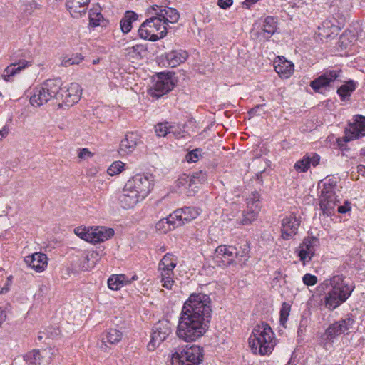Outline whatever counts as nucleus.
Instances as JSON below:
<instances>
[{
	"label": "nucleus",
	"mask_w": 365,
	"mask_h": 365,
	"mask_svg": "<svg viewBox=\"0 0 365 365\" xmlns=\"http://www.w3.org/2000/svg\"><path fill=\"white\" fill-rule=\"evenodd\" d=\"M211 299L203 293H192L185 302L176 329L177 336L192 342L202 336L212 317Z\"/></svg>",
	"instance_id": "f257e3e1"
},
{
	"label": "nucleus",
	"mask_w": 365,
	"mask_h": 365,
	"mask_svg": "<svg viewBox=\"0 0 365 365\" xmlns=\"http://www.w3.org/2000/svg\"><path fill=\"white\" fill-rule=\"evenodd\" d=\"M61 78L46 80L41 86L35 89L30 98L33 106L39 107L50 101L56 100L59 107L63 105L71 106L78 103L81 96V88L78 83H71L62 86Z\"/></svg>",
	"instance_id": "f03ea898"
},
{
	"label": "nucleus",
	"mask_w": 365,
	"mask_h": 365,
	"mask_svg": "<svg viewBox=\"0 0 365 365\" xmlns=\"http://www.w3.org/2000/svg\"><path fill=\"white\" fill-rule=\"evenodd\" d=\"M327 288L331 287L325 294L324 304L329 311H333L346 302L354 291V287L346 283L342 275H334L324 282Z\"/></svg>",
	"instance_id": "7ed1b4c3"
},
{
	"label": "nucleus",
	"mask_w": 365,
	"mask_h": 365,
	"mask_svg": "<svg viewBox=\"0 0 365 365\" xmlns=\"http://www.w3.org/2000/svg\"><path fill=\"white\" fill-rule=\"evenodd\" d=\"M248 342L253 354L261 356L269 355L272 352L276 344L274 333L268 324L262 322L255 326Z\"/></svg>",
	"instance_id": "20e7f679"
},
{
	"label": "nucleus",
	"mask_w": 365,
	"mask_h": 365,
	"mask_svg": "<svg viewBox=\"0 0 365 365\" xmlns=\"http://www.w3.org/2000/svg\"><path fill=\"white\" fill-rule=\"evenodd\" d=\"M204 358L203 348L197 345H186L172 351L171 365H200Z\"/></svg>",
	"instance_id": "39448f33"
},
{
	"label": "nucleus",
	"mask_w": 365,
	"mask_h": 365,
	"mask_svg": "<svg viewBox=\"0 0 365 365\" xmlns=\"http://www.w3.org/2000/svg\"><path fill=\"white\" fill-rule=\"evenodd\" d=\"M355 322L354 316L348 314L345 318L329 325L320 339V344L326 350L330 349L336 338L341 334H348Z\"/></svg>",
	"instance_id": "423d86ee"
},
{
	"label": "nucleus",
	"mask_w": 365,
	"mask_h": 365,
	"mask_svg": "<svg viewBox=\"0 0 365 365\" xmlns=\"http://www.w3.org/2000/svg\"><path fill=\"white\" fill-rule=\"evenodd\" d=\"M125 185L144 200L153 187V179L151 175L137 174L129 179Z\"/></svg>",
	"instance_id": "0eeeda50"
},
{
	"label": "nucleus",
	"mask_w": 365,
	"mask_h": 365,
	"mask_svg": "<svg viewBox=\"0 0 365 365\" xmlns=\"http://www.w3.org/2000/svg\"><path fill=\"white\" fill-rule=\"evenodd\" d=\"M336 185L332 182H324L319 197V205L324 215H330L339 200L334 191Z\"/></svg>",
	"instance_id": "6e6552de"
},
{
	"label": "nucleus",
	"mask_w": 365,
	"mask_h": 365,
	"mask_svg": "<svg viewBox=\"0 0 365 365\" xmlns=\"http://www.w3.org/2000/svg\"><path fill=\"white\" fill-rule=\"evenodd\" d=\"M174 86L172 74L160 73L158 74L153 87L149 90V93L158 98L170 91Z\"/></svg>",
	"instance_id": "1a4fd4ad"
},
{
	"label": "nucleus",
	"mask_w": 365,
	"mask_h": 365,
	"mask_svg": "<svg viewBox=\"0 0 365 365\" xmlns=\"http://www.w3.org/2000/svg\"><path fill=\"white\" fill-rule=\"evenodd\" d=\"M171 333L170 323L168 320H160L155 324L151 336L150 341L148 344L149 350H154Z\"/></svg>",
	"instance_id": "9d476101"
},
{
	"label": "nucleus",
	"mask_w": 365,
	"mask_h": 365,
	"mask_svg": "<svg viewBox=\"0 0 365 365\" xmlns=\"http://www.w3.org/2000/svg\"><path fill=\"white\" fill-rule=\"evenodd\" d=\"M214 260L219 266L227 267L236 262V247L221 245L215 251Z\"/></svg>",
	"instance_id": "9b49d317"
},
{
	"label": "nucleus",
	"mask_w": 365,
	"mask_h": 365,
	"mask_svg": "<svg viewBox=\"0 0 365 365\" xmlns=\"http://www.w3.org/2000/svg\"><path fill=\"white\" fill-rule=\"evenodd\" d=\"M53 351L51 348L44 349H34L24 356V359L28 365L49 364L52 360Z\"/></svg>",
	"instance_id": "f8f14e48"
},
{
	"label": "nucleus",
	"mask_w": 365,
	"mask_h": 365,
	"mask_svg": "<svg viewBox=\"0 0 365 365\" xmlns=\"http://www.w3.org/2000/svg\"><path fill=\"white\" fill-rule=\"evenodd\" d=\"M319 240L315 237H308L304 239L297 249L298 256L304 265L309 262L315 255L316 247Z\"/></svg>",
	"instance_id": "ddd939ff"
},
{
	"label": "nucleus",
	"mask_w": 365,
	"mask_h": 365,
	"mask_svg": "<svg viewBox=\"0 0 365 365\" xmlns=\"http://www.w3.org/2000/svg\"><path fill=\"white\" fill-rule=\"evenodd\" d=\"M365 135V117L358 115L344 132V140L349 142Z\"/></svg>",
	"instance_id": "4468645a"
},
{
	"label": "nucleus",
	"mask_w": 365,
	"mask_h": 365,
	"mask_svg": "<svg viewBox=\"0 0 365 365\" xmlns=\"http://www.w3.org/2000/svg\"><path fill=\"white\" fill-rule=\"evenodd\" d=\"M200 215L197 209L192 207H185L178 209L169 215L170 222H174L178 227L190 222Z\"/></svg>",
	"instance_id": "2eb2a0df"
},
{
	"label": "nucleus",
	"mask_w": 365,
	"mask_h": 365,
	"mask_svg": "<svg viewBox=\"0 0 365 365\" xmlns=\"http://www.w3.org/2000/svg\"><path fill=\"white\" fill-rule=\"evenodd\" d=\"M150 10L154 12L153 14L158 15L160 19H162L163 21H165V24L168 28L169 23L175 24L180 18L178 11L172 7L153 5Z\"/></svg>",
	"instance_id": "dca6fc26"
},
{
	"label": "nucleus",
	"mask_w": 365,
	"mask_h": 365,
	"mask_svg": "<svg viewBox=\"0 0 365 365\" xmlns=\"http://www.w3.org/2000/svg\"><path fill=\"white\" fill-rule=\"evenodd\" d=\"M341 73V70H330L326 71L324 74L313 80L310 83V86L315 92L320 93L322 88H326L331 82L337 79V78L340 76Z\"/></svg>",
	"instance_id": "f3484780"
},
{
	"label": "nucleus",
	"mask_w": 365,
	"mask_h": 365,
	"mask_svg": "<svg viewBox=\"0 0 365 365\" xmlns=\"http://www.w3.org/2000/svg\"><path fill=\"white\" fill-rule=\"evenodd\" d=\"M118 200L123 209H130L143 200L125 185Z\"/></svg>",
	"instance_id": "a211bd4d"
},
{
	"label": "nucleus",
	"mask_w": 365,
	"mask_h": 365,
	"mask_svg": "<svg viewBox=\"0 0 365 365\" xmlns=\"http://www.w3.org/2000/svg\"><path fill=\"white\" fill-rule=\"evenodd\" d=\"M299 220L294 215L285 217L282 222V237L288 240L294 236L299 226Z\"/></svg>",
	"instance_id": "6ab92c4d"
},
{
	"label": "nucleus",
	"mask_w": 365,
	"mask_h": 365,
	"mask_svg": "<svg viewBox=\"0 0 365 365\" xmlns=\"http://www.w3.org/2000/svg\"><path fill=\"white\" fill-rule=\"evenodd\" d=\"M140 142V137L135 133H128L121 140L118 153L120 155H126L133 152Z\"/></svg>",
	"instance_id": "aec40b11"
},
{
	"label": "nucleus",
	"mask_w": 365,
	"mask_h": 365,
	"mask_svg": "<svg viewBox=\"0 0 365 365\" xmlns=\"http://www.w3.org/2000/svg\"><path fill=\"white\" fill-rule=\"evenodd\" d=\"M24 261L30 267L38 272L43 271L48 264L47 256L41 252H35L28 255L25 257Z\"/></svg>",
	"instance_id": "412c9836"
},
{
	"label": "nucleus",
	"mask_w": 365,
	"mask_h": 365,
	"mask_svg": "<svg viewBox=\"0 0 365 365\" xmlns=\"http://www.w3.org/2000/svg\"><path fill=\"white\" fill-rule=\"evenodd\" d=\"M274 67L281 78H288L293 74L294 66L292 62L287 61L284 57L279 56L274 61Z\"/></svg>",
	"instance_id": "4be33fe9"
},
{
	"label": "nucleus",
	"mask_w": 365,
	"mask_h": 365,
	"mask_svg": "<svg viewBox=\"0 0 365 365\" xmlns=\"http://www.w3.org/2000/svg\"><path fill=\"white\" fill-rule=\"evenodd\" d=\"M319 161L320 156L316 153H311L297 161L294 168L297 172L305 173L310 168V165L315 167L319 163Z\"/></svg>",
	"instance_id": "5701e85b"
},
{
	"label": "nucleus",
	"mask_w": 365,
	"mask_h": 365,
	"mask_svg": "<svg viewBox=\"0 0 365 365\" xmlns=\"http://www.w3.org/2000/svg\"><path fill=\"white\" fill-rule=\"evenodd\" d=\"M90 0H66V6L73 18H79L85 14Z\"/></svg>",
	"instance_id": "b1692460"
},
{
	"label": "nucleus",
	"mask_w": 365,
	"mask_h": 365,
	"mask_svg": "<svg viewBox=\"0 0 365 365\" xmlns=\"http://www.w3.org/2000/svg\"><path fill=\"white\" fill-rule=\"evenodd\" d=\"M114 230L112 228L106 227H91V243H98L106 241L114 235Z\"/></svg>",
	"instance_id": "393cba45"
},
{
	"label": "nucleus",
	"mask_w": 365,
	"mask_h": 365,
	"mask_svg": "<svg viewBox=\"0 0 365 365\" xmlns=\"http://www.w3.org/2000/svg\"><path fill=\"white\" fill-rule=\"evenodd\" d=\"M277 26V19L273 16H267L263 22L259 36L264 39H269L276 31Z\"/></svg>",
	"instance_id": "a878e982"
},
{
	"label": "nucleus",
	"mask_w": 365,
	"mask_h": 365,
	"mask_svg": "<svg viewBox=\"0 0 365 365\" xmlns=\"http://www.w3.org/2000/svg\"><path fill=\"white\" fill-rule=\"evenodd\" d=\"M123 334L120 330L116 329H110L106 334L102 337L99 347L106 351L107 343L110 344H115L118 343L122 339Z\"/></svg>",
	"instance_id": "bb28decb"
},
{
	"label": "nucleus",
	"mask_w": 365,
	"mask_h": 365,
	"mask_svg": "<svg viewBox=\"0 0 365 365\" xmlns=\"http://www.w3.org/2000/svg\"><path fill=\"white\" fill-rule=\"evenodd\" d=\"M188 53L185 51H172L165 54V58L169 66L174 68L186 61Z\"/></svg>",
	"instance_id": "cd10ccee"
},
{
	"label": "nucleus",
	"mask_w": 365,
	"mask_h": 365,
	"mask_svg": "<svg viewBox=\"0 0 365 365\" xmlns=\"http://www.w3.org/2000/svg\"><path fill=\"white\" fill-rule=\"evenodd\" d=\"M146 52L147 47L143 44H136L125 48V56L133 62L142 59Z\"/></svg>",
	"instance_id": "c85d7f7f"
},
{
	"label": "nucleus",
	"mask_w": 365,
	"mask_h": 365,
	"mask_svg": "<svg viewBox=\"0 0 365 365\" xmlns=\"http://www.w3.org/2000/svg\"><path fill=\"white\" fill-rule=\"evenodd\" d=\"M254 207H255L251 208V207L247 206L246 210H245L242 213V217L237 220V223L238 225H250L257 220L261 210H258L255 206Z\"/></svg>",
	"instance_id": "c756f323"
},
{
	"label": "nucleus",
	"mask_w": 365,
	"mask_h": 365,
	"mask_svg": "<svg viewBox=\"0 0 365 365\" xmlns=\"http://www.w3.org/2000/svg\"><path fill=\"white\" fill-rule=\"evenodd\" d=\"M162 19L158 15L154 14V16L150 17L146 19V22H149V24L153 31V33L157 34L158 35L162 34V38H163L168 31V27L165 26V21H163Z\"/></svg>",
	"instance_id": "7c9ffc66"
},
{
	"label": "nucleus",
	"mask_w": 365,
	"mask_h": 365,
	"mask_svg": "<svg viewBox=\"0 0 365 365\" xmlns=\"http://www.w3.org/2000/svg\"><path fill=\"white\" fill-rule=\"evenodd\" d=\"M29 63L27 61H21L17 63H12L7 66L2 74V78L5 81H10L11 77L19 73L22 69L29 66Z\"/></svg>",
	"instance_id": "2f4dec72"
},
{
	"label": "nucleus",
	"mask_w": 365,
	"mask_h": 365,
	"mask_svg": "<svg viewBox=\"0 0 365 365\" xmlns=\"http://www.w3.org/2000/svg\"><path fill=\"white\" fill-rule=\"evenodd\" d=\"M138 35L140 38L151 41H156L162 38V34L158 35L153 33L149 22H146L145 21L140 25L138 29Z\"/></svg>",
	"instance_id": "473e14b6"
},
{
	"label": "nucleus",
	"mask_w": 365,
	"mask_h": 365,
	"mask_svg": "<svg viewBox=\"0 0 365 365\" xmlns=\"http://www.w3.org/2000/svg\"><path fill=\"white\" fill-rule=\"evenodd\" d=\"M206 178L205 173L200 171L199 173H195L193 175L190 176L187 175H183L181 176L178 180V185L179 187H183L185 188H188L192 185V182H195V178H199V181L205 180Z\"/></svg>",
	"instance_id": "72a5a7b5"
},
{
	"label": "nucleus",
	"mask_w": 365,
	"mask_h": 365,
	"mask_svg": "<svg viewBox=\"0 0 365 365\" xmlns=\"http://www.w3.org/2000/svg\"><path fill=\"white\" fill-rule=\"evenodd\" d=\"M357 83L354 80H349L344 84L341 85L337 89V93L340 96L342 101L346 100L347 97H349L352 92L356 89Z\"/></svg>",
	"instance_id": "f704fd0d"
},
{
	"label": "nucleus",
	"mask_w": 365,
	"mask_h": 365,
	"mask_svg": "<svg viewBox=\"0 0 365 365\" xmlns=\"http://www.w3.org/2000/svg\"><path fill=\"white\" fill-rule=\"evenodd\" d=\"M138 18L137 14L132 11L125 12L124 17L120 20V25L121 31L124 34L128 33L132 28V22Z\"/></svg>",
	"instance_id": "c9c22d12"
},
{
	"label": "nucleus",
	"mask_w": 365,
	"mask_h": 365,
	"mask_svg": "<svg viewBox=\"0 0 365 365\" xmlns=\"http://www.w3.org/2000/svg\"><path fill=\"white\" fill-rule=\"evenodd\" d=\"M319 36L321 38H328L333 34H336L337 27L334 26L330 21H324L321 26H318Z\"/></svg>",
	"instance_id": "e433bc0d"
},
{
	"label": "nucleus",
	"mask_w": 365,
	"mask_h": 365,
	"mask_svg": "<svg viewBox=\"0 0 365 365\" xmlns=\"http://www.w3.org/2000/svg\"><path fill=\"white\" fill-rule=\"evenodd\" d=\"M177 264V258L170 253L163 256L158 264V270H173Z\"/></svg>",
	"instance_id": "4c0bfd02"
},
{
	"label": "nucleus",
	"mask_w": 365,
	"mask_h": 365,
	"mask_svg": "<svg viewBox=\"0 0 365 365\" xmlns=\"http://www.w3.org/2000/svg\"><path fill=\"white\" fill-rule=\"evenodd\" d=\"M160 272V282L162 286L167 289H172L175 281L173 280V270H158Z\"/></svg>",
	"instance_id": "58836bf2"
},
{
	"label": "nucleus",
	"mask_w": 365,
	"mask_h": 365,
	"mask_svg": "<svg viewBox=\"0 0 365 365\" xmlns=\"http://www.w3.org/2000/svg\"><path fill=\"white\" fill-rule=\"evenodd\" d=\"M105 19L101 12L93 9L89 11V25L92 27L104 26Z\"/></svg>",
	"instance_id": "ea45409f"
},
{
	"label": "nucleus",
	"mask_w": 365,
	"mask_h": 365,
	"mask_svg": "<svg viewBox=\"0 0 365 365\" xmlns=\"http://www.w3.org/2000/svg\"><path fill=\"white\" fill-rule=\"evenodd\" d=\"M250 246L246 242L239 247H236V260L239 262H245L249 257Z\"/></svg>",
	"instance_id": "a19ab883"
},
{
	"label": "nucleus",
	"mask_w": 365,
	"mask_h": 365,
	"mask_svg": "<svg viewBox=\"0 0 365 365\" xmlns=\"http://www.w3.org/2000/svg\"><path fill=\"white\" fill-rule=\"evenodd\" d=\"M170 221V220H169V216L167 218L160 220L156 224V229L161 232L165 233L171 230L175 229V227H178L174 222Z\"/></svg>",
	"instance_id": "79ce46f5"
},
{
	"label": "nucleus",
	"mask_w": 365,
	"mask_h": 365,
	"mask_svg": "<svg viewBox=\"0 0 365 365\" xmlns=\"http://www.w3.org/2000/svg\"><path fill=\"white\" fill-rule=\"evenodd\" d=\"M247 206L258 208V210H261L262 208V202H261V195L257 191H253L247 198Z\"/></svg>",
	"instance_id": "37998d69"
},
{
	"label": "nucleus",
	"mask_w": 365,
	"mask_h": 365,
	"mask_svg": "<svg viewBox=\"0 0 365 365\" xmlns=\"http://www.w3.org/2000/svg\"><path fill=\"white\" fill-rule=\"evenodd\" d=\"M123 277L118 274H113L108 279V286L112 290H118L122 287V281Z\"/></svg>",
	"instance_id": "c03bdc74"
},
{
	"label": "nucleus",
	"mask_w": 365,
	"mask_h": 365,
	"mask_svg": "<svg viewBox=\"0 0 365 365\" xmlns=\"http://www.w3.org/2000/svg\"><path fill=\"white\" fill-rule=\"evenodd\" d=\"M91 227H78L74 229V233L80 238L91 243Z\"/></svg>",
	"instance_id": "a18cd8bd"
},
{
	"label": "nucleus",
	"mask_w": 365,
	"mask_h": 365,
	"mask_svg": "<svg viewBox=\"0 0 365 365\" xmlns=\"http://www.w3.org/2000/svg\"><path fill=\"white\" fill-rule=\"evenodd\" d=\"M155 131L158 137L169 136V123H160L155 126Z\"/></svg>",
	"instance_id": "49530a36"
},
{
	"label": "nucleus",
	"mask_w": 365,
	"mask_h": 365,
	"mask_svg": "<svg viewBox=\"0 0 365 365\" xmlns=\"http://www.w3.org/2000/svg\"><path fill=\"white\" fill-rule=\"evenodd\" d=\"M124 167V163L121 161H115L113 163L110 167L108 168V175L113 176L117 174H119L123 170Z\"/></svg>",
	"instance_id": "de8ad7c7"
},
{
	"label": "nucleus",
	"mask_w": 365,
	"mask_h": 365,
	"mask_svg": "<svg viewBox=\"0 0 365 365\" xmlns=\"http://www.w3.org/2000/svg\"><path fill=\"white\" fill-rule=\"evenodd\" d=\"M290 312V306L286 302L282 304V309L280 310V324L283 327H285V324L288 319V317Z\"/></svg>",
	"instance_id": "09e8293b"
},
{
	"label": "nucleus",
	"mask_w": 365,
	"mask_h": 365,
	"mask_svg": "<svg viewBox=\"0 0 365 365\" xmlns=\"http://www.w3.org/2000/svg\"><path fill=\"white\" fill-rule=\"evenodd\" d=\"M201 149H194L186 155V160L189 163H195L199 160V157L201 156Z\"/></svg>",
	"instance_id": "8fccbe9b"
},
{
	"label": "nucleus",
	"mask_w": 365,
	"mask_h": 365,
	"mask_svg": "<svg viewBox=\"0 0 365 365\" xmlns=\"http://www.w3.org/2000/svg\"><path fill=\"white\" fill-rule=\"evenodd\" d=\"M183 133L184 131L178 125L169 124V136L180 138L183 136Z\"/></svg>",
	"instance_id": "3c124183"
},
{
	"label": "nucleus",
	"mask_w": 365,
	"mask_h": 365,
	"mask_svg": "<svg viewBox=\"0 0 365 365\" xmlns=\"http://www.w3.org/2000/svg\"><path fill=\"white\" fill-rule=\"evenodd\" d=\"M82 59L83 58L81 56H75L72 58L65 57L62 61L61 64L65 67H68L74 64H78Z\"/></svg>",
	"instance_id": "603ef678"
},
{
	"label": "nucleus",
	"mask_w": 365,
	"mask_h": 365,
	"mask_svg": "<svg viewBox=\"0 0 365 365\" xmlns=\"http://www.w3.org/2000/svg\"><path fill=\"white\" fill-rule=\"evenodd\" d=\"M302 281L307 286H314L317 283V277L311 274H306L303 276Z\"/></svg>",
	"instance_id": "864d4df0"
},
{
	"label": "nucleus",
	"mask_w": 365,
	"mask_h": 365,
	"mask_svg": "<svg viewBox=\"0 0 365 365\" xmlns=\"http://www.w3.org/2000/svg\"><path fill=\"white\" fill-rule=\"evenodd\" d=\"M94 262H90V257L88 255H86V256L83 257V262H81V268L83 270H88L89 269H91L94 267Z\"/></svg>",
	"instance_id": "5fc2aeb1"
},
{
	"label": "nucleus",
	"mask_w": 365,
	"mask_h": 365,
	"mask_svg": "<svg viewBox=\"0 0 365 365\" xmlns=\"http://www.w3.org/2000/svg\"><path fill=\"white\" fill-rule=\"evenodd\" d=\"M93 154L88 148H81L78 153V158L85 160L92 158Z\"/></svg>",
	"instance_id": "6e6d98bb"
},
{
	"label": "nucleus",
	"mask_w": 365,
	"mask_h": 365,
	"mask_svg": "<svg viewBox=\"0 0 365 365\" xmlns=\"http://www.w3.org/2000/svg\"><path fill=\"white\" fill-rule=\"evenodd\" d=\"M123 278L120 279V281H122V287L130 284L132 282L138 280V277L136 274H134L131 278H129L125 274H120Z\"/></svg>",
	"instance_id": "4d7b16f0"
},
{
	"label": "nucleus",
	"mask_w": 365,
	"mask_h": 365,
	"mask_svg": "<svg viewBox=\"0 0 365 365\" xmlns=\"http://www.w3.org/2000/svg\"><path fill=\"white\" fill-rule=\"evenodd\" d=\"M232 4V0H218L217 5L223 9L229 8Z\"/></svg>",
	"instance_id": "13d9d810"
},
{
	"label": "nucleus",
	"mask_w": 365,
	"mask_h": 365,
	"mask_svg": "<svg viewBox=\"0 0 365 365\" xmlns=\"http://www.w3.org/2000/svg\"><path fill=\"white\" fill-rule=\"evenodd\" d=\"M351 210V205H350V203L346 201L344 205H340L338 207V212L339 213H346L348 211H350Z\"/></svg>",
	"instance_id": "bf43d9fd"
},
{
	"label": "nucleus",
	"mask_w": 365,
	"mask_h": 365,
	"mask_svg": "<svg viewBox=\"0 0 365 365\" xmlns=\"http://www.w3.org/2000/svg\"><path fill=\"white\" fill-rule=\"evenodd\" d=\"M264 105H257L255 107L252 108V109L250 110V111L248 112V113L250 115H258L257 114V111L258 110L262 108V106H264Z\"/></svg>",
	"instance_id": "052dcab7"
},
{
	"label": "nucleus",
	"mask_w": 365,
	"mask_h": 365,
	"mask_svg": "<svg viewBox=\"0 0 365 365\" xmlns=\"http://www.w3.org/2000/svg\"><path fill=\"white\" fill-rule=\"evenodd\" d=\"M8 135V130L6 128H3L0 130V141L2 140Z\"/></svg>",
	"instance_id": "680f3d73"
},
{
	"label": "nucleus",
	"mask_w": 365,
	"mask_h": 365,
	"mask_svg": "<svg viewBox=\"0 0 365 365\" xmlns=\"http://www.w3.org/2000/svg\"><path fill=\"white\" fill-rule=\"evenodd\" d=\"M259 0H245V4L249 6L253 4H255L257 1H258Z\"/></svg>",
	"instance_id": "e2e57ef3"
},
{
	"label": "nucleus",
	"mask_w": 365,
	"mask_h": 365,
	"mask_svg": "<svg viewBox=\"0 0 365 365\" xmlns=\"http://www.w3.org/2000/svg\"><path fill=\"white\" fill-rule=\"evenodd\" d=\"M9 288L7 286H5L4 287L1 288L0 290V294H5L9 291Z\"/></svg>",
	"instance_id": "0e129e2a"
},
{
	"label": "nucleus",
	"mask_w": 365,
	"mask_h": 365,
	"mask_svg": "<svg viewBox=\"0 0 365 365\" xmlns=\"http://www.w3.org/2000/svg\"><path fill=\"white\" fill-rule=\"evenodd\" d=\"M357 169H358V172L361 173L365 170V166L363 165H358Z\"/></svg>",
	"instance_id": "69168bd1"
},
{
	"label": "nucleus",
	"mask_w": 365,
	"mask_h": 365,
	"mask_svg": "<svg viewBox=\"0 0 365 365\" xmlns=\"http://www.w3.org/2000/svg\"><path fill=\"white\" fill-rule=\"evenodd\" d=\"M11 276L7 278V282H6V286L9 287L11 284Z\"/></svg>",
	"instance_id": "338daca9"
},
{
	"label": "nucleus",
	"mask_w": 365,
	"mask_h": 365,
	"mask_svg": "<svg viewBox=\"0 0 365 365\" xmlns=\"http://www.w3.org/2000/svg\"><path fill=\"white\" fill-rule=\"evenodd\" d=\"M360 154L363 156H365V148L361 149Z\"/></svg>",
	"instance_id": "774afa93"
}]
</instances>
